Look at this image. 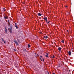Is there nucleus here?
Returning <instances> with one entry per match:
<instances>
[{"label": "nucleus", "instance_id": "nucleus-22", "mask_svg": "<svg viewBox=\"0 0 74 74\" xmlns=\"http://www.w3.org/2000/svg\"><path fill=\"white\" fill-rule=\"evenodd\" d=\"M45 19L46 20V21L47 22V19Z\"/></svg>", "mask_w": 74, "mask_h": 74}, {"label": "nucleus", "instance_id": "nucleus-15", "mask_svg": "<svg viewBox=\"0 0 74 74\" xmlns=\"http://www.w3.org/2000/svg\"><path fill=\"white\" fill-rule=\"evenodd\" d=\"M62 42V43H64V40H62L61 41Z\"/></svg>", "mask_w": 74, "mask_h": 74}, {"label": "nucleus", "instance_id": "nucleus-23", "mask_svg": "<svg viewBox=\"0 0 74 74\" xmlns=\"http://www.w3.org/2000/svg\"><path fill=\"white\" fill-rule=\"evenodd\" d=\"M47 73H48V74H49V72H47Z\"/></svg>", "mask_w": 74, "mask_h": 74}, {"label": "nucleus", "instance_id": "nucleus-19", "mask_svg": "<svg viewBox=\"0 0 74 74\" xmlns=\"http://www.w3.org/2000/svg\"><path fill=\"white\" fill-rule=\"evenodd\" d=\"M4 43H5V41H4Z\"/></svg>", "mask_w": 74, "mask_h": 74}, {"label": "nucleus", "instance_id": "nucleus-14", "mask_svg": "<svg viewBox=\"0 0 74 74\" xmlns=\"http://www.w3.org/2000/svg\"><path fill=\"white\" fill-rule=\"evenodd\" d=\"M51 58H55V56H51Z\"/></svg>", "mask_w": 74, "mask_h": 74}, {"label": "nucleus", "instance_id": "nucleus-17", "mask_svg": "<svg viewBox=\"0 0 74 74\" xmlns=\"http://www.w3.org/2000/svg\"><path fill=\"white\" fill-rule=\"evenodd\" d=\"M3 10H4V11L5 12V8H3Z\"/></svg>", "mask_w": 74, "mask_h": 74}, {"label": "nucleus", "instance_id": "nucleus-5", "mask_svg": "<svg viewBox=\"0 0 74 74\" xmlns=\"http://www.w3.org/2000/svg\"><path fill=\"white\" fill-rule=\"evenodd\" d=\"M5 19H8V16H6L4 17Z\"/></svg>", "mask_w": 74, "mask_h": 74}, {"label": "nucleus", "instance_id": "nucleus-13", "mask_svg": "<svg viewBox=\"0 0 74 74\" xmlns=\"http://www.w3.org/2000/svg\"><path fill=\"white\" fill-rule=\"evenodd\" d=\"M15 27H16V29H18V26H17L16 25H15Z\"/></svg>", "mask_w": 74, "mask_h": 74}, {"label": "nucleus", "instance_id": "nucleus-21", "mask_svg": "<svg viewBox=\"0 0 74 74\" xmlns=\"http://www.w3.org/2000/svg\"><path fill=\"white\" fill-rule=\"evenodd\" d=\"M15 25H16L15 26H16V23H15Z\"/></svg>", "mask_w": 74, "mask_h": 74}, {"label": "nucleus", "instance_id": "nucleus-2", "mask_svg": "<svg viewBox=\"0 0 74 74\" xmlns=\"http://www.w3.org/2000/svg\"><path fill=\"white\" fill-rule=\"evenodd\" d=\"M38 14V16H41L42 15V14L41 13H39Z\"/></svg>", "mask_w": 74, "mask_h": 74}, {"label": "nucleus", "instance_id": "nucleus-7", "mask_svg": "<svg viewBox=\"0 0 74 74\" xmlns=\"http://www.w3.org/2000/svg\"><path fill=\"white\" fill-rule=\"evenodd\" d=\"M44 37L45 38H48V36H44Z\"/></svg>", "mask_w": 74, "mask_h": 74}, {"label": "nucleus", "instance_id": "nucleus-18", "mask_svg": "<svg viewBox=\"0 0 74 74\" xmlns=\"http://www.w3.org/2000/svg\"><path fill=\"white\" fill-rule=\"evenodd\" d=\"M44 19H47V17H45V18H44Z\"/></svg>", "mask_w": 74, "mask_h": 74}, {"label": "nucleus", "instance_id": "nucleus-11", "mask_svg": "<svg viewBox=\"0 0 74 74\" xmlns=\"http://www.w3.org/2000/svg\"><path fill=\"white\" fill-rule=\"evenodd\" d=\"M1 40H2L3 42H4V39H3V38H1Z\"/></svg>", "mask_w": 74, "mask_h": 74}, {"label": "nucleus", "instance_id": "nucleus-25", "mask_svg": "<svg viewBox=\"0 0 74 74\" xmlns=\"http://www.w3.org/2000/svg\"><path fill=\"white\" fill-rule=\"evenodd\" d=\"M65 7H67V6H65Z\"/></svg>", "mask_w": 74, "mask_h": 74}, {"label": "nucleus", "instance_id": "nucleus-12", "mask_svg": "<svg viewBox=\"0 0 74 74\" xmlns=\"http://www.w3.org/2000/svg\"><path fill=\"white\" fill-rule=\"evenodd\" d=\"M5 32L6 33H7V29H6V28H5Z\"/></svg>", "mask_w": 74, "mask_h": 74}, {"label": "nucleus", "instance_id": "nucleus-1", "mask_svg": "<svg viewBox=\"0 0 74 74\" xmlns=\"http://www.w3.org/2000/svg\"><path fill=\"white\" fill-rule=\"evenodd\" d=\"M14 42H15L16 45H19V44H18V42H17V41H16V40H15L14 41Z\"/></svg>", "mask_w": 74, "mask_h": 74}, {"label": "nucleus", "instance_id": "nucleus-8", "mask_svg": "<svg viewBox=\"0 0 74 74\" xmlns=\"http://www.w3.org/2000/svg\"><path fill=\"white\" fill-rule=\"evenodd\" d=\"M40 60H41V61H43V62L44 61V59L43 58H42V60L41 59V58H40Z\"/></svg>", "mask_w": 74, "mask_h": 74}, {"label": "nucleus", "instance_id": "nucleus-16", "mask_svg": "<svg viewBox=\"0 0 74 74\" xmlns=\"http://www.w3.org/2000/svg\"><path fill=\"white\" fill-rule=\"evenodd\" d=\"M10 33H11L12 32V29H10Z\"/></svg>", "mask_w": 74, "mask_h": 74}, {"label": "nucleus", "instance_id": "nucleus-6", "mask_svg": "<svg viewBox=\"0 0 74 74\" xmlns=\"http://www.w3.org/2000/svg\"><path fill=\"white\" fill-rule=\"evenodd\" d=\"M9 21H9V20H8V25H10V23Z\"/></svg>", "mask_w": 74, "mask_h": 74}, {"label": "nucleus", "instance_id": "nucleus-9", "mask_svg": "<svg viewBox=\"0 0 74 74\" xmlns=\"http://www.w3.org/2000/svg\"><path fill=\"white\" fill-rule=\"evenodd\" d=\"M58 50L59 51H61V48H60V47H59L58 48Z\"/></svg>", "mask_w": 74, "mask_h": 74}, {"label": "nucleus", "instance_id": "nucleus-20", "mask_svg": "<svg viewBox=\"0 0 74 74\" xmlns=\"http://www.w3.org/2000/svg\"><path fill=\"white\" fill-rule=\"evenodd\" d=\"M50 21H49V22H47V23H49V22H50Z\"/></svg>", "mask_w": 74, "mask_h": 74}, {"label": "nucleus", "instance_id": "nucleus-24", "mask_svg": "<svg viewBox=\"0 0 74 74\" xmlns=\"http://www.w3.org/2000/svg\"><path fill=\"white\" fill-rule=\"evenodd\" d=\"M53 74H55V73H53Z\"/></svg>", "mask_w": 74, "mask_h": 74}, {"label": "nucleus", "instance_id": "nucleus-4", "mask_svg": "<svg viewBox=\"0 0 74 74\" xmlns=\"http://www.w3.org/2000/svg\"><path fill=\"white\" fill-rule=\"evenodd\" d=\"M68 53L69 54V55H71V53L70 51H69L68 52Z\"/></svg>", "mask_w": 74, "mask_h": 74}, {"label": "nucleus", "instance_id": "nucleus-3", "mask_svg": "<svg viewBox=\"0 0 74 74\" xmlns=\"http://www.w3.org/2000/svg\"><path fill=\"white\" fill-rule=\"evenodd\" d=\"M45 56L46 58H48V53H47L45 55Z\"/></svg>", "mask_w": 74, "mask_h": 74}, {"label": "nucleus", "instance_id": "nucleus-26", "mask_svg": "<svg viewBox=\"0 0 74 74\" xmlns=\"http://www.w3.org/2000/svg\"><path fill=\"white\" fill-rule=\"evenodd\" d=\"M67 32H69V30H67Z\"/></svg>", "mask_w": 74, "mask_h": 74}, {"label": "nucleus", "instance_id": "nucleus-10", "mask_svg": "<svg viewBox=\"0 0 74 74\" xmlns=\"http://www.w3.org/2000/svg\"><path fill=\"white\" fill-rule=\"evenodd\" d=\"M28 48H30V45L28 44Z\"/></svg>", "mask_w": 74, "mask_h": 74}, {"label": "nucleus", "instance_id": "nucleus-27", "mask_svg": "<svg viewBox=\"0 0 74 74\" xmlns=\"http://www.w3.org/2000/svg\"><path fill=\"white\" fill-rule=\"evenodd\" d=\"M40 57L42 58V56H40Z\"/></svg>", "mask_w": 74, "mask_h": 74}, {"label": "nucleus", "instance_id": "nucleus-28", "mask_svg": "<svg viewBox=\"0 0 74 74\" xmlns=\"http://www.w3.org/2000/svg\"><path fill=\"white\" fill-rule=\"evenodd\" d=\"M25 51H26V50L25 49Z\"/></svg>", "mask_w": 74, "mask_h": 74}]
</instances>
